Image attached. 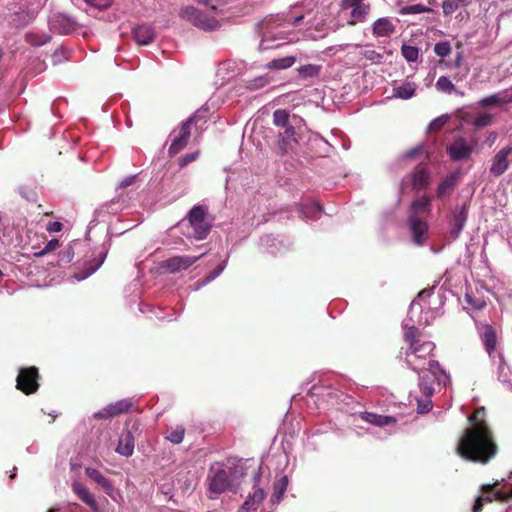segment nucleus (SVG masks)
Here are the masks:
<instances>
[{
  "label": "nucleus",
  "instance_id": "774afa93",
  "mask_svg": "<svg viewBox=\"0 0 512 512\" xmlns=\"http://www.w3.org/2000/svg\"><path fill=\"white\" fill-rule=\"evenodd\" d=\"M443 12L448 13V0H444L442 3Z\"/></svg>",
  "mask_w": 512,
  "mask_h": 512
},
{
  "label": "nucleus",
  "instance_id": "13d9d810",
  "mask_svg": "<svg viewBox=\"0 0 512 512\" xmlns=\"http://www.w3.org/2000/svg\"><path fill=\"white\" fill-rule=\"evenodd\" d=\"M465 173V171L461 170V169H454L451 165H450V176H449V179H450V187L453 185V182L458 180L460 176H462L463 174Z\"/></svg>",
  "mask_w": 512,
  "mask_h": 512
},
{
  "label": "nucleus",
  "instance_id": "0e129e2a",
  "mask_svg": "<svg viewBox=\"0 0 512 512\" xmlns=\"http://www.w3.org/2000/svg\"><path fill=\"white\" fill-rule=\"evenodd\" d=\"M423 152V146H417L415 148H412L410 150H408L406 153H405V158H413L414 156L420 154Z\"/></svg>",
  "mask_w": 512,
  "mask_h": 512
},
{
  "label": "nucleus",
  "instance_id": "f3484780",
  "mask_svg": "<svg viewBox=\"0 0 512 512\" xmlns=\"http://www.w3.org/2000/svg\"><path fill=\"white\" fill-rule=\"evenodd\" d=\"M108 253V247L103 244L97 253L94 254L93 260L85 264V271L75 275L78 281H82L96 272L103 264Z\"/></svg>",
  "mask_w": 512,
  "mask_h": 512
},
{
  "label": "nucleus",
  "instance_id": "58836bf2",
  "mask_svg": "<svg viewBox=\"0 0 512 512\" xmlns=\"http://www.w3.org/2000/svg\"><path fill=\"white\" fill-rule=\"evenodd\" d=\"M361 55L369 60L371 63L374 64H380L383 61V54L379 53L378 51L371 49V48H365L361 51Z\"/></svg>",
  "mask_w": 512,
  "mask_h": 512
},
{
  "label": "nucleus",
  "instance_id": "8fccbe9b",
  "mask_svg": "<svg viewBox=\"0 0 512 512\" xmlns=\"http://www.w3.org/2000/svg\"><path fill=\"white\" fill-rule=\"evenodd\" d=\"M454 67L459 70V72L455 75V78L459 76V79L461 80L463 77L468 75L469 68L467 65L462 63V57L460 55L456 56Z\"/></svg>",
  "mask_w": 512,
  "mask_h": 512
},
{
  "label": "nucleus",
  "instance_id": "09e8293b",
  "mask_svg": "<svg viewBox=\"0 0 512 512\" xmlns=\"http://www.w3.org/2000/svg\"><path fill=\"white\" fill-rule=\"evenodd\" d=\"M427 9L422 4H413V5H407L400 9V14L402 15H410V14H420L422 12H425Z\"/></svg>",
  "mask_w": 512,
  "mask_h": 512
},
{
  "label": "nucleus",
  "instance_id": "ea45409f",
  "mask_svg": "<svg viewBox=\"0 0 512 512\" xmlns=\"http://www.w3.org/2000/svg\"><path fill=\"white\" fill-rule=\"evenodd\" d=\"M401 53L402 56L408 61V62H415L419 57V50L415 46L411 45H403L401 47Z\"/></svg>",
  "mask_w": 512,
  "mask_h": 512
},
{
  "label": "nucleus",
  "instance_id": "2f4dec72",
  "mask_svg": "<svg viewBox=\"0 0 512 512\" xmlns=\"http://www.w3.org/2000/svg\"><path fill=\"white\" fill-rule=\"evenodd\" d=\"M475 116L471 111L468 109L462 108L455 111L453 115L454 122L458 121L459 125L456 126V128H460L462 123L472 124ZM452 119V116L450 115V120Z\"/></svg>",
  "mask_w": 512,
  "mask_h": 512
},
{
  "label": "nucleus",
  "instance_id": "6e6552de",
  "mask_svg": "<svg viewBox=\"0 0 512 512\" xmlns=\"http://www.w3.org/2000/svg\"><path fill=\"white\" fill-rule=\"evenodd\" d=\"M340 7L349 14L347 23L352 26L366 22L371 11L370 4L364 0H342Z\"/></svg>",
  "mask_w": 512,
  "mask_h": 512
},
{
  "label": "nucleus",
  "instance_id": "39448f33",
  "mask_svg": "<svg viewBox=\"0 0 512 512\" xmlns=\"http://www.w3.org/2000/svg\"><path fill=\"white\" fill-rule=\"evenodd\" d=\"M430 198L423 196L412 202L409 215V227L414 243L423 244L426 240L427 224L424 221L425 216L429 212Z\"/></svg>",
  "mask_w": 512,
  "mask_h": 512
},
{
  "label": "nucleus",
  "instance_id": "f704fd0d",
  "mask_svg": "<svg viewBox=\"0 0 512 512\" xmlns=\"http://www.w3.org/2000/svg\"><path fill=\"white\" fill-rule=\"evenodd\" d=\"M467 220V204H463L461 210L454 217V237H457L459 232L463 229L465 222Z\"/></svg>",
  "mask_w": 512,
  "mask_h": 512
},
{
  "label": "nucleus",
  "instance_id": "b1692460",
  "mask_svg": "<svg viewBox=\"0 0 512 512\" xmlns=\"http://www.w3.org/2000/svg\"><path fill=\"white\" fill-rule=\"evenodd\" d=\"M359 417L372 425L379 426V427H385L396 423V419L392 416L387 415H379L373 412H361L359 414Z\"/></svg>",
  "mask_w": 512,
  "mask_h": 512
},
{
  "label": "nucleus",
  "instance_id": "c85d7f7f",
  "mask_svg": "<svg viewBox=\"0 0 512 512\" xmlns=\"http://www.w3.org/2000/svg\"><path fill=\"white\" fill-rule=\"evenodd\" d=\"M321 212L322 207L312 200H305L299 207V213L303 219H315Z\"/></svg>",
  "mask_w": 512,
  "mask_h": 512
},
{
  "label": "nucleus",
  "instance_id": "a878e982",
  "mask_svg": "<svg viewBox=\"0 0 512 512\" xmlns=\"http://www.w3.org/2000/svg\"><path fill=\"white\" fill-rule=\"evenodd\" d=\"M480 333L486 351L491 354L495 350L497 343L495 329L490 324H482Z\"/></svg>",
  "mask_w": 512,
  "mask_h": 512
},
{
  "label": "nucleus",
  "instance_id": "a18cd8bd",
  "mask_svg": "<svg viewBox=\"0 0 512 512\" xmlns=\"http://www.w3.org/2000/svg\"><path fill=\"white\" fill-rule=\"evenodd\" d=\"M288 485V479L287 477H283L279 482L278 484L276 485L275 487V493L273 494L272 496V500L274 502H279L281 500V498L283 497V494L286 490V487Z\"/></svg>",
  "mask_w": 512,
  "mask_h": 512
},
{
  "label": "nucleus",
  "instance_id": "bf43d9fd",
  "mask_svg": "<svg viewBox=\"0 0 512 512\" xmlns=\"http://www.w3.org/2000/svg\"><path fill=\"white\" fill-rule=\"evenodd\" d=\"M431 408H432V403L430 400L426 399L423 402L418 401L417 410L419 413H426V412L430 411Z\"/></svg>",
  "mask_w": 512,
  "mask_h": 512
},
{
  "label": "nucleus",
  "instance_id": "de8ad7c7",
  "mask_svg": "<svg viewBox=\"0 0 512 512\" xmlns=\"http://www.w3.org/2000/svg\"><path fill=\"white\" fill-rule=\"evenodd\" d=\"M185 429L183 427H177L176 429L169 432L167 439L173 444H179L183 441Z\"/></svg>",
  "mask_w": 512,
  "mask_h": 512
},
{
  "label": "nucleus",
  "instance_id": "dca6fc26",
  "mask_svg": "<svg viewBox=\"0 0 512 512\" xmlns=\"http://www.w3.org/2000/svg\"><path fill=\"white\" fill-rule=\"evenodd\" d=\"M512 153V146L503 147L499 150L492 159V164L490 167V173L499 177L506 172L509 167L508 157Z\"/></svg>",
  "mask_w": 512,
  "mask_h": 512
},
{
  "label": "nucleus",
  "instance_id": "ddd939ff",
  "mask_svg": "<svg viewBox=\"0 0 512 512\" xmlns=\"http://www.w3.org/2000/svg\"><path fill=\"white\" fill-rule=\"evenodd\" d=\"M474 145L465 138L459 137L450 143V162L466 161L471 158Z\"/></svg>",
  "mask_w": 512,
  "mask_h": 512
},
{
  "label": "nucleus",
  "instance_id": "5fc2aeb1",
  "mask_svg": "<svg viewBox=\"0 0 512 512\" xmlns=\"http://www.w3.org/2000/svg\"><path fill=\"white\" fill-rule=\"evenodd\" d=\"M268 78L266 76H260L252 80L249 84L251 89H259L268 84Z\"/></svg>",
  "mask_w": 512,
  "mask_h": 512
},
{
  "label": "nucleus",
  "instance_id": "473e14b6",
  "mask_svg": "<svg viewBox=\"0 0 512 512\" xmlns=\"http://www.w3.org/2000/svg\"><path fill=\"white\" fill-rule=\"evenodd\" d=\"M26 41L32 46H42L51 39L49 34L39 32H28L25 36Z\"/></svg>",
  "mask_w": 512,
  "mask_h": 512
},
{
  "label": "nucleus",
  "instance_id": "6ab92c4d",
  "mask_svg": "<svg viewBox=\"0 0 512 512\" xmlns=\"http://www.w3.org/2000/svg\"><path fill=\"white\" fill-rule=\"evenodd\" d=\"M133 39L139 45H149L155 39V30L151 25H137L132 30Z\"/></svg>",
  "mask_w": 512,
  "mask_h": 512
},
{
  "label": "nucleus",
  "instance_id": "393cba45",
  "mask_svg": "<svg viewBox=\"0 0 512 512\" xmlns=\"http://www.w3.org/2000/svg\"><path fill=\"white\" fill-rule=\"evenodd\" d=\"M134 451V437L130 431L123 432L118 441L116 452L122 456L129 457Z\"/></svg>",
  "mask_w": 512,
  "mask_h": 512
},
{
  "label": "nucleus",
  "instance_id": "603ef678",
  "mask_svg": "<svg viewBox=\"0 0 512 512\" xmlns=\"http://www.w3.org/2000/svg\"><path fill=\"white\" fill-rule=\"evenodd\" d=\"M58 247H59V241L57 239H52L45 245V247L41 251L36 252L35 256H37V257L44 256L45 254L56 250Z\"/></svg>",
  "mask_w": 512,
  "mask_h": 512
},
{
  "label": "nucleus",
  "instance_id": "20e7f679",
  "mask_svg": "<svg viewBox=\"0 0 512 512\" xmlns=\"http://www.w3.org/2000/svg\"><path fill=\"white\" fill-rule=\"evenodd\" d=\"M303 18V15H299L293 18V20L278 24L273 23L271 20L265 21L261 28L263 36L259 48L267 50L278 47L281 43H275L277 40H284L288 43L298 41L299 37L289 32L287 28L299 24Z\"/></svg>",
  "mask_w": 512,
  "mask_h": 512
},
{
  "label": "nucleus",
  "instance_id": "f03ea898",
  "mask_svg": "<svg viewBox=\"0 0 512 512\" xmlns=\"http://www.w3.org/2000/svg\"><path fill=\"white\" fill-rule=\"evenodd\" d=\"M498 452L493 430L483 421L465 429L456 447L460 457L482 465L492 461Z\"/></svg>",
  "mask_w": 512,
  "mask_h": 512
},
{
  "label": "nucleus",
  "instance_id": "72a5a7b5",
  "mask_svg": "<svg viewBox=\"0 0 512 512\" xmlns=\"http://www.w3.org/2000/svg\"><path fill=\"white\" fill-rule=\"evenodd\" d=\"M290 114L285 109H278L273 113V123L280 129L290 126L289 123Z\"/></svg>",
  "mask_w": 512,
  "mask_h": 512
},
{
  "label": "nucleus",
  "instance_id": "c03bdc74",
  "mask_svg": "<svg viewBox=\"0 0 512 512\" xmlns=\"http://www.w3.org/2000/svg\"><path fill=\"white\" fill-rule=\"evenodd\" d=\"M465 300L472 309L482 310L486 307V301L481 297L473 296L472 293L467 292L465 295Z\"/></svg>",
  "mask_w": 512,
  "mask_h": 512
},
{
  "label": "nucleus",
  "instance_id": "1a4fd4ad",
  "mask_svg": "<svg viewBox=\"0 0 512 512\" xmlns=\"http://www.w3.org/2000/svg\"><path fill=\"white\" fill-rule=\"evenodd\" d=\"M195 119V115L191 116L171 132V145L168 150L170 155H176L186 147L191 134V124L195 122Z\"/></svg>",
  "mask_w": 512,
  "mask_h": 512
},
{
  "label": "nucleus",
  "instance_id": "864d4df0",
  "mask_svg": "<svg viewBox=\"0 0 512 512\" xmlns=\"http://www.w3.org/2000/svg\"><path fill=\"white\" fill-rule=\"evenodd\" d=\"M74 257V249L72 246H67L64 250L59 253V260L65 263H69Z\"/></svg>",
  "mask_w": 512,
  "mask_h": 512
},
{
  "label": "nucleus",
  "instance_id": "052dcab7",
  "mask_svg": "<svg viewBox=\"0 0 512 512\" xmlns=\"http://www.w3.org/2000/svg\"><path fill=\"white\" fill-rule=\"evenodd\" d=\"M137 176L136 175H130L127 176L125 179H123L119 185V188L124 189L128 186L133 185L136 182Z\"/></svg>",
  "mask_w": 512,
  "mask_h": 512
},
{
  "label": "nucleus",
  "instance_id": "9b49d317",
  "mask_svg": "<svg viewBox=\"0 0 512 512\" xmlns=\"http://www.w3.org/2000/svg\"><path fill=\"white\" fill-rule=\"evenodd\" d=\"M38 370L35 367L21 368L17 376V389L26 394L34 393L38 389Z\"/></svg>",
  "mask_w": 512,
  "mask_h": 512
},
{
  "label": "nucleus",
  "instance_id": "aec40b11",
  "mask_svg": "<svg viewBox=\"0 0 512 512\" xmlns=\"http://www.w3.org/2000/svg\"><path fill=\"white\" fill-rule=\"evenodd\" d=\"M85 474L92 481L101 486V488L108 496L113 497L115 492L114 486L112 482L108 478H106L100 471H98L95 468L87 467L85 468Z\"/></svg>",
  "mask_w": 512,
  "mask_h": 512
},
{
  "label": "nucleus",
  "instance_id": "338daca9",
  "mask_svg": "<svg viewBox=\"0 0 512 512\" xmlns=\"http://www.w3.org/2000/svg\"><path fill=\"white\" fill-rule=\"evenodd\" d=\"M273 239L271 238V236H264L262 239H261V243L262 245L264 246H270V241H272Z\"/></svg>",
  "mask_w": 512,
  "mask_h": 512
},
{
  "label": "nucleus",
  "instance_id": "49530a36",
  "mask_svg": "<svg viewBox=\"0 0 512 512\" xmlns=\"http://www.w3.org/2000/svg\"><path fill=\"white\" fill-rule=\"evenodd\" d=\"M485 417H486V409L484 407H480V408H477L473 414H471L469 417H468V421L470 422L471 426L472 425H475L479 422H484V423H487L486 420H485Z\"/></svg>",
  "mask_w": 512,
  "mask_h": 512
},
{
  "label": "nucleus",
  "instance_id": "c756f323",
  "mask_svg": "<svg viewBox=\"0 0 512 512\" xmlns=\"http://www.w3.org/2000/svg\"><path fill=\"white\" fill-rule=\"evenodd\" d=\"M416 87L414 82H404L393 88V97L408 100L414 96Z\"/></svg>",
  "mask_w": 512,
  "mask_h": 512
},
{
  "label": "nucleus",
  "instance_id": "680f3d73",
  "mask_svg": "<svg viewBox=\"0 0 512 512\" xmlns=\"http://www.w3.org/2000/svg\"><path fill=\"white\" fill-rule=\"evenodd\" d=\"M472 0H450V13L457 9L459 6H466L468 5Z\"/></svg>",
  "mask_w": 512,
  "mask_h": 512
},
{
  "label": "nucleus",
  "instance_id": "79ce46f5",
  "mask_svg": "<svg viewBox=\"0 0 512 512\" xmlns=\"http://www.w3.org/2000/svg\"><path fill=\"white\" fill-rule=\"evenodd\" d=\"M227 265V260H224L214 271L209 273L201 282L198 283L197 288L204 286L214 279H216L225 269Z\"/></svg>",
  "mask_w": 512,
  "mask_h": 512
},
{
  "label": "nucleus",
  "instance_id": "a19ab883",
  "mask_svg": "<svg viewBox=\"0 0 512 512\" xmlns=\"http://www.w3.org/2000/svg\"><path fill=\"white\" fill-rule=\"evenodd\" d=\"M448 123V114H442L441 116L435 118L428 126L429 134L438 132L441 128H443Z\"/></svg>",
  "mask_w": 512,
  "mask_h": 512
},
{
  "label": "nucleus",
  "instance_id": "4be33fe9",
  "mask_svg": "<svg viewBox=\"0 0 512 512\" xmlns=\"http://www.w3.org/2000/svg\"><path fill=\"white\" fill-rule=\"evenodd\" d=\"M332 21L329 23L325 19H320L316 24L314 30L309 28L305 32V37L312 40L324 38L329 31H335L338 26L332 25Z\"/></svg>",
  "mask_w": 512,
  "mask_h": 512
},
{
  "label": "nucleus",
  "instance_id": "2eb2a0df",
  "mask_svg": "<svg viewBox=\"0 0 512 512\" xmlns=\"http://www.w3.org/2000/svg\"><path fill=\"white\" fill-rule=\"evenodd\" d=\"M204 253L198 256H175L163 262V267L170 273H177L188 269L195 262H197Z\"/></svg>",
  "mask_w": 512,
  "mask_h": 512
},
{
  "label": "nucleus",
  "instance_id": "423d86ee",
  "mask_svg": "<svg viewBox=\"0 0 512 512\" xmlns=\"http://www.w3.org/2000/svg\"><path fill=\"white\" fill-rule=\"evenodd\" d=\"M499 481L492 484H484L481 486V495L477 497L473 506V512H481L485 503L498 501L507 503L512 499V489L508 492L502 491L498 488Z\"/></svg>",
  "mask_w": 512,
  "mask_h": 512
},
{
  "label": "nucleus",
  "instance_id": "a211bd4d",
  "mask_svg": "<svg viewBox=\"0 0 512 512\" xmlns=\"http://www.w3.org/2000/svg\"><path fill=\"white\" fill-rule=\"evenodd\" d=\"M131 406H132V403L130 400H128V399L119 400L115 403H111V404L107 405L102 410L96 412L94 414V417L99 418V419L113 417L118 414L127 412Z\"/></svg>",
  "mask_w": 512,
  "mask_h": 512
},
{
  "label": "nucleus",
  "instance_id": "412c9836",
  "mask_svg": "<svg viewBox=\"0 0 512 512\" xmlns=\"http://www.w3.org/2000/svg\"><path fill=\"white\" fill-rule=\"evenodd\" d=\"M297 144L295 128L290 125L279 131V147L282 152L293 150Z\"/></svg>",
  "mask_w": 512,
  "mask_h": 512
},
{
  "label": "nucleus",
  "instance_id": "0eeeda50",
  "mask_svg": "<svg viewBox=\"0 0 512 512\" xmlns=\"http://www.w3.org/2000/svg\"><path fill=\"white\" fill-rule=\"evenodd\" d=\"M188 222L193 229L194 238L203 240L208 236L211 223L207 220V209L204 206H194L188 214Z\"/></svg>",
  "mask_w": 512,
  "mask_h": 512
},
{
  "label": "nucleus",
  "instance_id": "c9c22d12",
  "mask_svg": "<svg viewBox=\"0 0 512 512\" xmlns=\"http://www.w3.org/2000/svg\"><path fill=\"white\" fill-rule=\"evenodd\" d=\"M320 71L321 66L315 64H307L298 68L299 75L304 79L317 77L319 76Z\"/></svg>",
  "mask_w": 512,
  "mask_h": 512
},
{
  "label": "nucleus",
  "instance_id": "5701e85b",
  "mask_svg": "<svg viewBox=\"0 0 512 512\" xmlns=\"http://www.w3.org/2000/svg\"><path fill=\"white\" fill-rule=\"evenodd\" d=\"M72 490L77 497L89 506L93 511H98L99 506L93 494L80 482H74L72 484Z\"/></svg>",
  "mask_w": 512,
  "mask_h": 512
},
{
  "label": "nucleus",
  "instance_id": "4d7b16f0",
  "mask_svg": "<svg viewBox=\"0 0 512 512\" xmlns=\"http://www.w3.org/2000/svg\"><path fill=\"white\" fill-rule=\"evenodd\" d=\"M436 88L441 92H448V78L444 75L440 76L437 83Z\"/></svg>",
  "mask_w": 512,
  "mask_h": 512
},
{
  "label": "nucleus",
  "instance_id": "f8f14e48",
  "mask_svg": "<svg viewBox=\"0 0 512 512\" xmlns=\"http://www.w3.org/2000/svg\"><path fill=\"white\" fill-rule=\"evenodd\" d=\"M48 23L51 30L60 34H69L77 27V22L74 18L61 12L52 13Z\"/></svg>",
  "mask_w": 512,
  "mask_h": 512
},
{
  "label": "nucleus",
  "instance_id": "37998d69",
  "mask_svg": "<svg viewBox=\"0 0 512 512\" xmlns=\"http://www.w3.org/2000/svg\"><path fill=\"white\" fill-rule=\"evenodd\" d=\"M493 116L489 113H481L475 116L473 120V126L476 128H485L492 124Z\"/></svg>",
  "mask_w": 512,
  "mask_h": 512
},
{
  "label": "nucleus",
  "instance_id": "e2e57ef3",
  "mask_svg": "<svg viewBox=\"0 0 512 512\" xmlns=\"http://www.w3.org/2000/svg\"><path fill=\"white\" fill-rule=\"evenodd\" d=\"M447 188H448V178H445L442 180L441 184L438 187L437 197L438 198L444 197Z\"/></svg>",
  "mask_w": 512,
  "mask_h": 512
},
{
  "label": "nucleus",
  "instance_id": "4468645a",
  "mask_svg": "<svg viewBox=\"0 0 512 512\" xmlns=\"http://www.w3.org/2000/svg\"><path fill=\"white\" fill-rule=\"evenodd\" d=\"M429 175L426 172V169L423 166H418L415 168L414 172L408 176H406L401 182V191H404L408 188H412L413 190H420L428 184Z\"/></svg>",
  "mask_w": 512,
  "mask_h": 512
},
{
  "label": "nucleus",
  "instance_id": "e433bc0d",
  "mask_svg": "<svg viewBox=\"0 0 512 512\" xmlns=\"http://www.w3.org/2000/svg\"><path fill=\"white\" fill-rule=\"evenodd\" d=\"M294 56H287L279 59H274L269 62L268 67L271 69H287L295 63Z\"/></svg>",
  "mask_w": 512,
  "mask_h": 512
},
{
  "label": "nucleus",
  "instance_id": "bb28decb",
  "mask_svg": "<svg viewBox=\"0 0 512 512\" xmlns=\"http://www.w3.org/2000/svg\"><path fill=\"white\" fill-rule=\"evenodd\" d=\"M373 34L377 37H388L395 31V26L389 18L377 19L372 26Z\"/></svg>",
  "mask_w": 512,
  "mask_h": 512
},
{
  "label": "nucleus",
  "instance_id": "7c9ffc66",
  "mask_svg": "<svg viewBox=\"0 0 512 512\" xmlns=\"http://www.w3.org/2000/svg\"><path fill=\"white\" fill-rule=\"evenodd\" d=\"M434 52L441 59L439 60L438 65L432 69L433 76L437 74L438 69H443L446 66L444 58L448 56V41H441L436 43L434 46Z\"/></svg>",
  "mask_w": 512,
  "mask_h": 512
},
{
  "label": "nucleus",
  "instance_id": "69168bd1",
  "mask_svg": "<svg viewBox=\"0 0 512 512\" xmlns=\"http://www.w3.org/2000/svg\"><path fill=\"white\" fill-rule=\"evenodd\" d=\"M62 229V223L60 222H50L48 225H47V230L49 232H59L61 231Z\"/></svg>",
  "mask_w": 512,
  "mask_h": 512
},
{
  "label": "nucleus",
  "instance_id": "3c124183",
  "mask_svg": "<svg viewBox=\"0 0 512 512\" xmlns=\"http://www.w3.org/2000/svg\"><path fill=\"white\" fill-rule=\"evenodd\" d=\"M87 5L98 10L108 8L113 0H84Z\"/></svg>",
  "mask_w": 512,
  "mask_h": 512
},
{
  "label": "nucleus",
  "instance_id": "4c0bfd02",
  "mask_svg": "<svg viewBox=\"0 0 512 512\" xmlns=\"http://www.w3.org/2000/svg\"><path fill=\"white\" fill-rule=\"evenodd\" d=\"M479 106L483 108L492 107V106H499L503 104H507L505 102V98H501L499 94H493L487 97H484L478 101Z\"/></svg>",
  "mask_w": 512,
  "mask_h": 512
},
{
  "label": "nucleus",
  "instance_id": "cd10ccee",
  "mask_svg": "<svg viewBox=\"0 0 512 512\" xmlns=\"http://www.w3.org/2000/svg\"><path fill=\"white\" fill-rule=\"evenodd\" d=\"M265 498V492L262 488L256 487L253 494L243 503L239 512H251L257 509Z\"/></svg>",
  "mask_w": 512,
  "mask_h": 512
},
{
  "label": "nucleus",
  "instance_id": "9d476101",
  "mask_svg": "<svg viewBox=\"0 0 512 512\" xmlns=\"http://www.w3.org/2000/svg\"><path fill=\"white\" fill-rule=\"evenodd\" d=\"M209 498L219 495L229 489L231 485L229 474L224 469H211L208 475Z\"/></svg>",
  "mask_w": 512,
  "mask_h": 512
},
{
  "label": "nucleus",
  "instance_id": "6e6d98bb",
  "mask_svg": "<svg viewBox=\"0 0 512 512\" xmlns=\"http://www.w3.org/2000/svg\"><path fill=\"white\" fill-rule=\"evenodd\" d=\"M198 155H199L198 152H192V153L186 154L184 157H182L180 159L179 165L181 167H184L188 163H191V162L195 161L197 159Z\"/></svg>",
  "mask_w": 512,
  "mask_h": 512
},
{
  "label": "nucleus",
  "instance_id": "f257e3e1",
  "mask_svg": "<svg viewBox=\"0 0 512 512\" xmlns=\"http://www.w3.org/2000/svg\"><path fill=\"white\" fill-rule=\"evenodd\" d=\"M447 280L445 279L438 288L437 296H433L435 287L423 290L418 294V299L413 300L407 317L403 321L404 337L409 342V350L406 352V363L410 369L420 376L419 386L426 398L434 393L433 383L440 385L445 382L447 375L440 368L439 363L432 357L435 345L431 341H422L418 338V326L427 325L438 315L444 314L446 301Z\"/></svg>",
  "mask_w": 512,
  "mask_h": 512
},
{
  "label": "nucleus",
  "instance_id": "7ed1b4c3",
  "mask_svg": "<svg viewBox=\"0 0 512 512\" xmlns=\"http://www.w3.org/2000/svg\"><path fill=\"white\" fill-rule=\"evenodd\" d=\"M210 10L213 15L200 11L193 6H187L180 12V17L191 22L194 26L205 30L213 31L219 27V21L216 16L225 12L226 2L224 0H196Z\"/></svg>",
  "mask_w": 512,
  "mask_h": 512
}]
</instances>
